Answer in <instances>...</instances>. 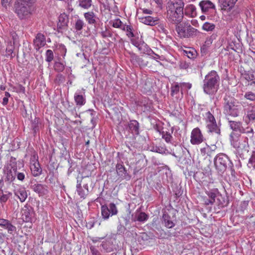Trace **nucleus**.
Wrapping results in <instances>:
<instances>
[{
  "instance_id": "obj_1",
  "label": "nucleus",
  "mask_w": 255,
  "mask_h": 255,
  "mask_svg": "<svg viewBox=\"0 0 255 255\" xmlns=\"http://www.w3.org/2000/svg\"><path fill=\"white\" fill-rule=\"evenodd\" d=\"M35 0H16L15 4V12L20 19H26L30 17L33 11V5Z\"/></svg>"
},
{
  "instance_id": "obj_2",
  "label": "nucleus",
  "mask_w": 255,
  "mask_h": 255,
  "mask_svg": "<svg viewBox=\"0 0 255 255\" xmlns=\"http://www.w3.org/2000/svg\"><path fill=\"white\" fill-rule=\"evenodd\" d=\"M220 77L215 71H212L205 77L203 88L204 92L209 95L216 93L219 85Z\"/></svg>"
},
{
  "instance_id": "obj_3",
  "label": "nucleus",
  "mask_w": 255,
  "mask_h": 255,
  "mask_svg": "<svg viewBox=\"0 0 255 255\" xmlns=\"http://www.w3.org/2000/svg\"><path fill=\"white\" fill-rule=\"evenodd\" d=\"M241 109V104L234 98L225 99L224 110L227 115L236 117L239 116Z\"/></svg>"
},
{
  "instance_id": "obj_4",
  "label": "nucleus",
  "mask_w": 255,
  "mask_h": 255,
  "mask_svg": "<svg viewBox=\"0 0 255 255\" xmlns=\"http://www.w3.org/2000/svg\"><path fill=\"white\" fill-rule=\"evenodd\" d=\"M176 31L180 38H189L196 34L197 29L188 23H182L176 25Z\"/></svg>"
},
{
  "instance_id": "obj_5",
  "label": "nucleus",
  "mask_w": 255,
  "mask_h": 255,
  "mask_svg": "<svg viewBox=\"0 0 255 255\" xmlns=\"http://www.w3.org/2000/svg\"><path fill=\"white\" fill-rule=\"evenodd\" d=\"M205 121L207 131L212 134H215L216 138H218L220 134V129L217 125L214 117L210 112L206 113Z\"/></svg>"
},
{
  "instance_id": "obj_6",
  "label": "nucleus",
  "mask_w": 255,
  "mask_h": 255,
  "mask_svg": "<svg viewBox=\"0 0 255 255\" xmlns=\"http://www.w3.org/2000/svg\"><path fill=\"white\" fill-rule=\"evenodd\" d=\"M231 143L239 152L244 153L249 151L248 138L246 137H239L236 136L232 137Z\"/></svg>"
},
{
  "instance_id": "obj_7",
  "label": "nucleus",
  "mask_w": 255,
  "mask_h": 255,
  "mask_svg": "<svg viewBox=\"0 0 255 255\" xmlns=\"http://www.w3.org/2000/svg\"><path fill=\"white\" fill-rule=\"evenodd\" d=\"M91 181L89 177H82L81 179H77V192L81 198L85 199L89 193L88 183Z\"/></svg>"
},
{
  "instance_id": "obj_8",
  "label": "nucleus",
  "mask_w": 255,
  "mask_h": 255,
  "mask_svg": "<svg viewBox=\"0 0 255 255\" xmlns=\"http://www.w3.org/2000/svg\"><path fill=\"white\" fill-rule=\"evenodd\" d=\"M237 0H219L222 13L231 16L233 13L235 4Z\"/></svg>"
},
{
  "instance_id": "obj_9",
  "label": "nucleus",
  "mask_w": 255,
  "mask_h": 255,
  "mask_svg": "<svg viewBox=\"0 0 255 255\" xmlns=\"http://www.w3.org/2000/svg\"><path fill=\"white\" fill-rule=\"evenodd\" d=\"M229 161L228 156L223 153L218 154L214 158V164L217 169L220 171H224Z\"/></svg>"
},
{
  "instance_id": "obj_10",
  "label": "nucleus",
  "mask_w": 255,
  "mask_h": 255,
  "mask_svg": "<svg viewBox=\"0 0 255 255\" xmlns=\"http://www.w3.org/2000/svg\"><path fill=\"white\" fill-rule=\"evenodd\" d=\"M204 139V136L198 128H195L192 130L190 136L191 144L193 145L199 144L203 142Z\"/></svg>"
},
{
  "instance_id": "obj_11",
  "label": "nucleus",
  "mask_w": 255,
  "mask_h": 255,
  "mask_svg": "<svg viewBox=\"0 0 255 255\" xmlns=\"http://www.w3.org/2000/svg\"><path fill=\"white\" fill-rule=\"evenodd\" d=\"M168 20L174 23L178 24L183 18V10L167 11Z\"/></svg>"
},
{
  "instance_id": "obj_12",
  "label": "nucleus",
  "mask_w": 255,
  "mask_h": 255,
  "mask_svg": "<svg viewBox=\"0 0 255 255\" xmlns=\"http://www.w3.org/2000/svg\"><path fill=\"white\" fill-rule=\"evenodd\" d=\"M30 167L31 173L34 176L36 177L41 174L42 170L38 159L35 155H33L30 159Z\"/></svg>"
},
{
  "instance_id": "obj_13",
  "label": "nucleus",
  "mask_w": 255,
  "mask_h": 255,
  "mask_svg": "<svg viewBox=\"0 0 255 255\" xmlns=\"http://www.w3.org/2000/svg\"><path fill=\"white\" fill-rule=\"evenodd\" d=\"M184 6L182 0H170L167 3V11L183 10Z\"/></svg>"
},
{
  "instance_id": "obj_14",
  "label": "nucleus",
  "mask_w": 255,
  "mask_h": 255,
  "mask_svg": "<svg viewBox=\"0 0 255 255\" xmlns=\"http://www.w3.org/2000/svg\"><path fill=\"white\" fill-rule=\"evenodd\" d=\"M22 219L25 222H31L33 215L32 208L28 206H24L21 211Z\"/></svg>"
},
{
  "instance_id": "obj_15",
  "label": "nucleus",
  "mask_w": 255,
  "mask_h": 255,
  "mask_svg": "<svg viewBox=\"0 0 255 255\" xmlns=\"http://www.w3.org/2000/svg\"><path fill=\"white\" fill-rule=\"evenodd\" d=\"M32 190L38 193L39 196H43L47 194L48 190L47 186L41 184H34L31 187Z\"/></svg>"
},
{
  "instance_id": "obj_16",
  "label": "nucleus",
  "mask_w": 255,
  "mask_h": 255,
  "mask_svg": "<svg viewBox=\"0 0 255 255\" xmlns=\"http://www.w3.org/2000/svg\"><path fill=\"white\" fill-rule=\"evenodd\" d=\"M140 22L148 25H154L157 24L159 19L157 17L151 16H143L139 18Z\"/></svg>"
},
{
  "instance_id": "obj_17",
  "label": "nucleus",
  "mask_w": 255,
  "mask_h": 255,
  "mask_svg": "<svg viewBox=\"0 0 255 255\" xmlns=\"http://www.w3.org/2000/svg\"><path fill=\"white\" fill-rule=\"evenodd\" d=\"M199 5L203 12H206L210 9H215V5L209 0L201 1L199 3Z\"/></svg>"
},
{
  "instance_id": "obj_18",
  "label": "nucleus",
  "mask_w": 255,
  "mask_h": 255,
  "mask_svg": "<svg viewBox=\"0 0 255 255\" xmlns=\"http://www.w3.org/2000/svg\"><path fill=\"white\" fill-rule=\"evenodd\" d=\"M14 195L18 197L21 202L25 201L27 197V194L24 187H20L14 190Z\"/></svg>"
},
{
  "instance_id": "obj_19",
  "label": "nucleus",
  "mask_w": 255,
  "mask_h": 255,
  "mask_svg": "<svg viewBox=\"0 0 255 255\" xmlns=\"http://www.w3.org/2000/svg\"><path fill=\"white\" fill-rule=\"evenodd\" d=\"M17 169L15 167L11 166L7 168L6 181L9 183L12 182L15 178L16 176Z\"/></svg>"
},
{
  "instance_id": "obj_20",
  "label": "nucleus",
  "mask_w": 255,
  "mask_h": 255,
  "mask_svg": "<svg viewBox=\"0 0 255 255\" xmlns=\"http://www.w3.org/2000/svg\"><path fill=\"white\" fill-rule=\"evenodd\" d=\"M185 14L190 17H195L197 16V11L195 6L192 4H187L184 8Z\"/></svg>"
},
{
  "instance_id": "obj_21",
  "label": "nucleus",
  "mask_w": 255,
  "mask_h": 255,
  "mask_svg": "<svg viewBox=\"0 0 255 255\" xmlns=\"http://www.w3.org/2000/svg\"><path fill=\"white\" fill-rule=\"evenodd\" d=\"M34 44L37 49L44 46L46 44L45 37L44 35L38 33L34 40Z\"/></svg>"
},
{
  "instance_id": "obj_22",
  "label": "nucleus",
  "mask_w": 255,
  "mask_h": 255,
  "mask_svg": "<svg viewBox=\"0 0 255 255\" xmlns=\"http://www.w3.org/2000/svg\"><path fill=\"white\" fill-rule=\"evenodd\" d=\"M74 100L77 105L82 106L86 103L85 96L81 94L80 91H77L74 94Z\"/></svg>"
},
{
  "instance_id": "obj_23",
  "label": "nucleus",
  "mask_w": 255,
  "mask_h": 255,
  "mask_svg": "<svg viewBox=\"0 0 255 255\" xmlns=\"http://www.w3.org/2000/svg\"><path fill=\"white\" fill-rule=\"evenodd\" d=\"M131 61L133 65L135 66H139L140 67H144L147 65V61H145L141 58H140L135 55H133L131 56Z\"/></svg>"
},
{
  "instance_id": "obj_24",
  "label": "nucleus",
  "mask_w": 255,
  "mask_h": 255,
  "mask_svg": "<svg viewBox=\"0 0 255 255\" xmlns=\"http://www.w3.org/2000/svg\"><path fill=\"white\" fill-rule=\"evenodd\" d=\"M84 18L89 24H94L96 22V15L93 11H89L84 14Z\"/></svg>"
},
{
  "instance_id": "obj_25",
  "label": "nucleus",
  "mask_w": 255,
  "mask_h": 255,
  "mask_svg": "<svg viewBox=\"0 0 255 255\" xmlns=\"http://www.w3.org/2000/svg\"><path fill=\"white\" fill-rule=\"evenodd\" d=\"M85 25V23L82 19L77 18L75 20L73 28L77 32L81 33V31Z\"/></svg>"
},
{
  "instance_id": "obj_26",
  "label": "nucleus",
  "mask_w": 255,
  "mask_h": 255,
  "mask_svg": "<svg viewBox=\"0 0 255 255\" xmlns=\"http://www.w3.org/2000/svg\"><path fill=\"white\" fill-rule=\"evenodd\" d=\"M130 131L134 134H138L139 133V124L136 120L130 121L128 124Z\"/></svg>"
},
{
  "instance_id": "obj_27",
  "label": "nucleus",
  "mask_w": 255,
  "mask_h": 255,
  "mask_svg": "<svg viewBox=\"0 0 255 255\" xmlns=\"http://www.w3.org/2000/svg\"><path fill=\"white\" fill-rule=\"evenodd\" d=\"M116 169L118 174L122 177L126 178L128 175L126 168L121 164H117L116 165Z\"/></svg>"
},
{
  "instance_id": "obj_28",
  "label": "nucleus",
  "mask_w": 255,
  "mask_h": 255,
  "mask_svg": "<svg viewBox=\"0 0 255 255\" xmlns=\"http://www.w3.org/2000/svg\"><path fill=\"white\" fill-rule=\"evenodd\" d=\"M229 125L231 128L233 130L239 131L241 132L242 131V124L240 122L235 121H229Z\"/></svg>"
},
{
  "instance_id": "obj_29",
  "label": "nucleus",
  "mask_w": 255,
  "mask_h": 255,
  "mask_svg": "<svg viewBox=\"0 0 255 255\" xmlns=\"http://www.w3.org/2000/svg\"><path fill=\"white\" fill-rule=\"evenodd\" d=\"M206 193L209 199H210V203H214L215 198L216 197L217 194L218 193V190L217 189H214L210 191H206ZM209 203H210V202Z\"/></svg>"
},
{
  "instance_id": "obj_30",
  "label": "nucleus",
  "mask_w": 255,
  "mask_h": 255,
  "mask_svg": "<svg viewBox=\"0 0 255 255\" xmlns=\"http://www.w3.org/2000/svg\"><path fill=\"white\" fill-rule=\"evenodd\" d=\"M3 228L6 230L8 233L9 234H13L16 231V228L15 226L13 225L9 221L7 223H6Z\"/></svg>"
},
{
  "instance_id": "obj_31",
  "label": "nucleus",
  "mask_w": 255,
  "mask_h": 255,
  "mask_svg": "<svg viewBox=\"0 0 255 255\" xmlns=\"http://www.w3.org/2000/svg\"><path fill=\"white\" fill-rule=\"evenodd\" d=\"M163 220L165 226L168 228H171L174 226V224L170 220V217L168 215L163 214Z\"/></svg>"
},
{
  "instance_id": "obj_32",
  "label": "nucleus",
  "mask_w": 255,
  "mask_h": 255,
  "mask_svg": "<svg viewBox=\"0 0 255 255\" xmlns=\"http://www.w3.org/2000/svg\"><path fill=\"white\" fill-rule=\"evenodd\" d=\"M112 26L117 28H120L122 30L124 29L125 26L126 25L119 18H116L112 21Z\"/></svg>"
},
{
  "instance_id": "obj_33",
  "label": "nucleus",
  "mask_w": 255,
  "mask_h": 255,
  "mask_svg": "<svg viewBox=\"0 0 255 255\" xmlns=\"http://www.w3.org/2000/svg\"><path fill=\"white\" fill-rule=\"evenodd\" d=\"M79 5L84 9H89L92 5V0H78Z\"/></svg>"
},
{
  "instance_id": "obj_34",
  "label": "nucleus",
  "mask_w": 255,
  "mask_h": 255,
  "mask_svg": "<svg viewBox=\"0 0 255 255\" xmlns=\"http://www.w3.org/2000/svg\"><path fill=\"white\" fill-rule=\"evenodd\" d=\"M101 212L103 218L105 219H108L110 216H111V214L106 205H103L101 207Z\"/></svg>"
},
{
  "instance_id": "obj_35",
  "label": "nucleus",
  "mask_w": 255,
  "mask_h": 255,
  "mask_svg": "<svg viewBox=\"0 0 255 255\" xmlns=\"http://www.w3.org/2000/svg\"><path fill=\"white\" fill-rule=\"evenodd\" d=\"M14 47L13 45L11 44V43H10L7 46L6 48V53H5V57L7 58H12L14 56L12 55V53L13 52Z\"/></svg>"
},
{
  "instance_id": "obj_36",
  "label": "nucleus",
  "mask_w": 255,
  "mask_h": 255,
  "mask_svg": "<svg viewBox=\"0 0 255 255\" xmlns=\"http://www.w3.org/2000/svg\"><path fill=\"white\" fill-rule=\"evenodd\" d=\"M179 85L180 87V91L182 94L184 92H186L191 88V84L189 83H179Z\"/></svg>"
},
{
  "instance_id": "obj_37",
  "label": "nucleus",
  "mask_w": 255,
  "mask_h": 255,
  "mask_svg": "<svg viewBox=\"0 0 255 255\" xmlns=\"http://www.w3.org/2000/svg\"><path fill=\"white\" fill-rule=\"evenodd\" d=\"M245 78L248 81H252L253 83L255 84V71H249L248 73L245 75Z\"/></svg>"
},
{
  "instance_id": "obj_38",
  "label": "nucleus",
  "mask_w": 255,
  "mask_h": 255,
  "mask_svg": "<svg viewBox=\"0 0 255 255\" xmlns=\"http://www.w3.org/2000/svg\"><path fill=\"white\" fill-rule=\"evenodd\" d=\"M215 28V25L213 23H209V22H205L202 26V28L203 30L206 31H213Z\"/></svg>"
},
{
  "instance_id": "obj_39",
  "label": "nucleus",
  "mask_w": 255,
  "mask_h": 255,
  "mask_svg": "<svg viewBox=\"0 0 255 255\" xmlns=\"http://www.w3.org/2000/svg\"><path fill=\"white\" fill-rule=\"evenodd\" d=\"M148 215L144 212H140L136 215V219L134 221L139 222H144L148 219Z\"/></svg>"
},
{
  "instance_id": "obj_40",
  "label": "nucleus",
  "mask_w": 255,
  "mask_h": 255,
  "mask_svg": "<svg viewBox=\"0 0 255 255\" xmlns=\"http://www.w3.org/2000/svg\"><path fill=\"white\" fill-rule=\"evenodd\" d=\"M102 246L108 252H110L113 250L112 244L109 241H106V242L103 243Z\"/></svg>"
},
{
  "instance_id": "obj_41",
  "label": "nucleus",
  "mask_w": 255,
  "mask_h": 255,
  "mask_svg": "<svg viewBox=\"0 0 255 255\" xmlns=\"http://www.w3.org/2000/svg\"><path fill=\"white\" fill-rule=\"evenodd\" d=\"M108 208L111 214V216L117 214L118 209L115 204L110 203L108 206Z\"/></svg>"
},
{
  "instance_id": "obj_42",
  "label": "nucleus",
  "mask_w": 255,
  "mask_h": 255,
  "mask_svg": "<svg viewBox=\"0 0 255 255\" xmlns=\"http://www.w3.org/2000/svg\"><path fill=\"white\" fill-rule=\"evenodd\" d=\"M56 48L60 52L63 57L64 58L67 52L65 46L63 44H59L56 46Z\"/></svg>"
},
{
  "instance_id": "obj_43",
  "label": "nucleus",
  "mask_w": 255,
  "mask_h": 255,
  "mask_svg": "<svg viewBox=\"0 0 255 255\" xmlns=\"http://www.w3.org/2000/svg\"><path fill=\"white\" fill-rule=\"evenodd\" d=\"M247 116L250 121H255V105L248 112Z\"/></svg>"
},
{
  "instance_id": "obj_44",
  "label": "nucleus",
  "mask_w": 255,
  "mask_h": 255,
  "mask_svg": "<svg viewBox=\"0 0 255 255\" xmlns=\"http://www.w3.org/2000/svg\"><path fill=\"white\" fill-rule=\"evenodd\" d=\"M244 97L246 99L251 101H255V93L252 92H247L245 94Z\"/></svg>"
},
{
  "instance_id": "obj_45",
  "label": "nucleus",
  "mask_w": 255,
  "mask_h": 255,
  "mask_svg": "<svg viewBox=\"0 0 255 255\" xmlns=\"http://www.w3.org/2000/svg\"><path fill=\"white\" fill-rule=\"evenodd\" d=\"M11 195L10 193L3 194V192L0 194V202L2 204L5 203Z\"/></svg>"
},
{
  "instance_id": "obj_46",
  "label": "nucleus",
  "mask_w": 255,
  "mask_h": 255,
  "mask_svg": "<svg viewBox=\"0 0 255 255\" xmlns=\"http://www.w3.org/2000/svg\"><path fill=\"white\" fill-rule=\"evenodd\" d=\"M53 53L51 50L48 49L46 52V61L48 62H51L53 59Z\"/></svg>"
},
{
  "instance_id": "obj_47",
  "label": "nucleus",
  "mask_w": 255,
  "mask_h": 255,
  "mask_svg": "<svg viewBox=\"0 0 255 255\" xmlns=\"http://www.w3.org/2000/svg\"><path fill=\"white\" fill-rule=\"evenodd\" d=\"M241 132L246 133L249 137H252L254 135V130L252 128H247L246 129H244L242 128V131Z\"/></svg>"
},
{
  "instance_id": "obj_48",
  "label": "nucleus",
  "mask_w": 255,
  "mask_h": 255,
  "mask_svg": "<svg viewBox=\"0 0 255 255\" xmlns=\"http://www.w3.org/2000/svg\"><path fill=\"white\" fill-rule=\"evenodd\" d=\"M123 30L127 32V35L128 37H133L134 36V34L132 31V27L130 26L126 25L124 29H123Z\"/></svg>"
},
{
  "instance_id": "obj_49",
  "label": "nucleus",
  "mask_w": 255,
  "mask_h": 255,
  "mask_svg": "<svg viewBox=\"0 0 255 255\" xmlns=\"http://www.w3.org/2000/svg\"><path fill=\"white\" fill-rule=\"evenodd\" d=\"M179 83H176L171 87V94L173 95L174 94H176L180 90V87L179 85Z\"/></svg>"
},
{
  "instance_id": "obj_50",
  "label": "nucleus",
  "mask_w": 255,
  "mask_h": 255,
  "mask_svg": "<svg viewBox=\"0 0 255 255\" xmlns=\"http://www.w3.org/2000/svg\"><path fill=\"white\" fill-rule=\"evenodd\" d=\"M248 166L249 167L255 168V152L254 153L249 159Z\"/></svg>"
},
{
  "instance_id": "obj_51",
  "label": "nucleus",
  "mask_w": 255,
  "mask_h": 255,
  "mask_svg": "<svg viewBox=\"0 0 255 255\" xmlns=\"http://www.w3.org/2000/svg\"><path fill=\"white\" fill-rule=\"evenodd\" d=\"M55 69L58 71H62L65 68L64 65L61 62H56L54 65Z\"/></svg>"
},
{
  "instance_id": "obj_52",
  "label": "nucleus",
  "mask_w": 255,
  "mask_h": 255,
  "mask_svg": "<svg viewBox=\"0 0 255 255\" xmlns=\"http://www.w3.org/2000/svg\"><path fill=\"white\" fill-rule=\"evenodd\" d=\"M16 177H17V179L18 180L22 182V181H23L24 179H25V175L24 172H18L17 171Z\"/></svg>"
},
{
  "instance_id": "obj_53",
  "label": "nucleus",
  "mask_w": 255,
  "mask_h": 255,
  "mask_svg": "<svg viewBox=\"0 0 255 255\" xmlns=\"http://www.w3.org/2000/svg\"><path fill=\"white\" fill-rule=\"evenodd\" d=\"M184 52L185 55L189 58H193L195 56V51H191V50H184Z\"/></svg>"
},
{
  "instance_id": "obj_54",
  "label": "nucleus",
  "mask_w": 255,
  "mask_h": 255,
  "mask_svg": "<svg viewBox=\"0 0 255 255\" xmlns=\"http://www.w3.org/2000/svg\"><path fill=\"white\" fill-rule=\"evenodd\" d=\"M152 151L156 152L159 153H162L164 152V149L162 147H160L158 146L153 147L152 149L151 150Z\"/></svg>"
},
{
  "instance_id": "obj_55",
  "label": "nucleus",
  "mask_w": 255,
  "mask_h": 255,
  "mask_svg": "<svg viewBox=\"0 0 255 255\" xmlns=\"http://www.w3.org/2000/svg\"><path fill=\"white\" fill-rule=\"evenodd\" d=\"M206 146H207L208 150H209V151L210 152V154L212 153V152L215 151V150L217 149V146L215 143L211 144L210 145L206 144Z\"/></svg>"
},
{
  "instance_id": "obj_56",
  "label": "nucleus",
  "mask_w": 255,
  "mask_h": 255,
  "mask_svg": "<svg viewBox=\"0 0 255 255\" xmlns=\"http://www.w3.org/2000/svg\"><path fill=\"white\" fill-rule=\"evenodd\" d=\"M162 137L167 142H169L171 140L172 136L170 134L166 133L165 134H163Z\"/></svg>"
},
{
  "instance_id": "obj_57",
  "label": "nucleus",
  "mask_w": 255,
  "mask_h": 255,
  "mask_svg": "<svg viewBox=\"0 0 255 255\" xmlns=\"http://www.w3.org/2000/svg\"><path fill=\"white\" fill-rule=\"evenodd\" d=\"M200 151L202 154L205 155L206 154H210V152L208 150L207 146L206 147L202 148L200 149Z\"/></svg>"
},
{
  "instance_id": "obj_58",
  "label": "nucleus",
  "mask_w": 255,
  "mask_h": 255,
  "mask_svg": "<svg viewBox=\"0 0 255 255\" xmlns=\"http://www.w3.org/2000/svg\"><path fill=\"white\" fill-rule=\"evenodd\" d=\"M90 250L93 255H101L99 252L93 247L90 248Z\"/></svg>"
},
{
  "instance_id": "obj_59",
  "label": "nucleus",
  "mask_w": 255,
  "mask_h": 255,
  "mask_svg": "<svg viewBox=\"0 0 255 255\" xmlns=\"http://www.w3.org/2000/svg\"><path fill=\"white\" fill-rule=\"evenodd\" d=\"M9 222L8 220L4 219H0V226L2 228L5 226V225Z\"/></svg>"
},
{
  "instance_id": "obj_60",
  "label": "nucleus",
  "mask_w": 255,
  "mask_h": 255,
  "mask_svg": "<svg viewBox=\"0 0 255 255\" xmlns=\"http://www.w3.org/2000/svg\"><path fill=\"white\" fill-rule=\"evenodd\" d=\"M142 11H143V13H144L145 14H151L152 13V11L150 9H145V8L142 9Z\"/></svg>"
},
{
  "instance_id": "obj_61",
  "label": "nucleus",
  "mask_w": 255,
  "mask_h": 255,
  "mask_svg": "<svg viewBox=\"0 0 255 255\" xmlns=\"http://www.w3.org/2000/svg\"><path fill=\"white\" fill-rule=\"evenodd\" d=\"M3 181L2 179L0 180V194L3 192V190H2V188L3 186Z\"/></svg>"
},
{
  "instance_id": "obj_62",
  "label": "nucleus",
  "mask_w": 255,
  "mask_h": 255,
  "mask_svg": "<svg viewBox=\"0 0 255 255\" xmlns=\"http://www.w3.org/2000/svg\"><path fill=\"white\" fill-rule=\"evenodd\" d=\"M8 101V99L7 97H4L2 100V104L3 105H7Z\"/></svg>"
},
{
  "instance_id": "obj_63",
  "label": "nucleus",
  "mask_w": 255,
  "mask_h": 255,
  "mask_svg": "<svg viewBox=\"0 0 255 255\" xmlns=\"http://www.w3.org/2000/svg\"><path fill=\"white\" fill-rule=\"evenodd\" d=\"M11 0H1L2 4L4 6H6L7 3L9 2Z\"/></svg>"
},
{
  "instance_id": "obj_64",
  "label": "nucleus",
  "mask_w": 255,
  "mask_h": 255,
  "mask_svg": "<svg viewBox=\"0 0 255 255\" xmlns=\"http://www.w3.org/2000/svg\"><path fill=\"white\" fill-rule=\"evenodd\" d=\"M210 202V199H204V203L206 205H210V204H213L214 203H209V202Z\"/></svg>"
}]
</instances>
